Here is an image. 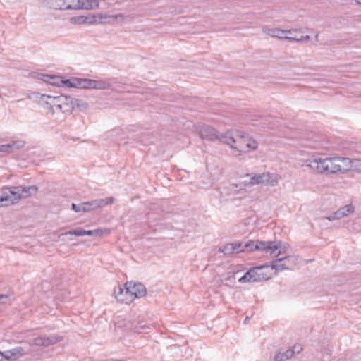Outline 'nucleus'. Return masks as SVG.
<instances>
[{
    "instance_id": "nucleus-30",
    "label": "nucleus",
    "mask_w": 361,
    "mask_h": 361,
    "mask_svg": "<svg viewBox=\"0 0 361 361\" xmlns=\"http://www.w3.org/2000/svg\"><path fill=\"white\" fill-rule=\"evenodd\" d=\"M233 246V243L226 244L223 247V248L220 249V251L226 255L235 253V248Z\"/></svg>"
},
{
    "instance_id": "nucleus-31",
    "label": "nucleus",
    "mask_w": 361,
    "mask_h": 361,
    "mask_svg": "<svg viewBox=\"0 0 361 361\" xmlns=\"http://www.w3.org/2000/svg\"><path fill=\"white\" fill-rule=\"evenodd\" d=\"M12 357H20L25 355V350L22 347H17L11 350Z\"/></svg>"
},
{
    "instance_id": "nucleus-11",
    "label": "nucleus",
    "mask_w": 361,
    "mask_h": 361,
    "mask_svg": "<svg viewBox=\"0 0 361 361\" xmlns=\"http://www.w3.org/2000/svg\"><path fill=\"white\" fill-rule=\"evenodd\" d=\"M114 197H106L104 199H97L90 202H82V207L85 210L84 212H90L92 210L103 207L106 205L111 204L114 202Z\"/></svg>"
},
{
    "instance_id": "nucleus-5",
    "label": "nucleus",
    "mask_w": 361,
    "mask_h": 361,
    "mask_svg": "<svg viewBox=\"0 0 361 361\" xmlns=\"http://www.w3.org/2000/svg\"><path fill=\"white\" fill-rule=\"evenodd\" d=\"M280 177L275 173L265 172L260 174H247L243 177L239 185L252 186L262 184L266 186L274 187L278 184Z\"/></svg>"
},
{
    "instance_id": "nucleus-16",
    "label": "nucleus",
    "mask_w": 361,
    "mask_h": 361,
    "mask_svg": "<svg viewBox=\"0 0 361 361\" xmlns=\"http://www.w3.org/2000/svg\"><path fill=\"white\" fill-rule=\"evenodd\" d=\"M355 211V208L352 204H348L343 207L338 209L334 214H331L327 217L328 220L334 221L336 219H339L343 217L348 216L350 214L353 213Z\"/></svg>"
},
{
    "instance_id": "nucleus-8",
    "label": "nucleus",
    "mask_w": 361,
    "mask_h": 361,
    "mask_svg": "<svg viewBox=\"0 0 361 361\" xmlns=\"http://www.w3.org/2000/svg\"><path fill=\"white\" fill-rule=\"evenodd\" d=\"M67 10H94L99 8L98 0H66Z\"/></svg>"
},
{
    "instance_id": "nucleus-15",
    "label": "nucleus",
    "mask_w": 361,
    "mask_h": 361,
    "mask_svg": "<svg viewBox=\"0 0 361 361\" xmlns=\"http://www.w3.org/2000/svg\"><path fill=\"white\" fill-rule=\"evenodd\" d=\"M262 32L272 37H276L280 39H285L286 34L292 35L297 32L295 30H285L279 28H269L264 27L262 28Z\"/></svg>"
},
{
    "instance_id": "nucleus-41",
    "label": "nucleus",
    "mask_w": 361,
    "mask_h": 361,
    "mask_svg": "<svg viewBox=\"0 0 361 361\" xmlns=\"http://www.w3.org/2000/svg\"><path fill=\"white\" fill-rule=\"evenodd\" d=\"M0 361H3V357L1 355V352L0 351Z\"/></svg>"
},
{
    "instance_id": "nucleus-6",
    "label": "nucleus",
    "mask_w": 361,
    "mask_h": 361,
    "mask_svg": "<svg viewBox=\"0 0 361 361\" xmlns=\"http://www.w3.org/2000/svg\"><path fill=\"white\" fill-rule=\"evenodd\" d=\"M255 248L264 252L271 258H275L281 255L285 254L289 248V245L281 241L257 240Z\"/></svg>"
},
{
    "instance_id": "nucleus-12",
    "label": "nucleus",
    "mask_w": 361,
    "mask_h": 361,
    "mask_svg": "<svg viewBox=\"0 0 361 361\" xmlns=\"http://www.w3.org/2000/svg\"><path fill=\"white\" fill-rule=\"evenodd\" d=\"M62 340V337L51 336L49 337H37L35 338L30 345L32 346L48 347L49 345L57 343Z\"/></svg>"
},
{
    "instance_id": "nucleus-36",
    "label": "nucleus",
    "mask_w": 361,
    "mask_h": 361,
    "mask_svg": "<svg viewBox=\"0 0 361 361\" xmlns=\"http://www.w3.org/2000/svg\"><path fill=\"white\" fill-rule=\"evenodd\" d=\"M1 355L3 357V360H10L11 358H12V354L11 353V350H6L4 352H1Z\"/></svg>"
},
{
    "instance_id": "nucleus-25",
    "label": "nucleus",
    "mask_w": 361,
    "mask_h": 361,
    "mask_svg": "<svg viewBox=\"0 0 361 361\" xmlns=\"http://www.w3.org/2000/svg\"><path fill=\"white\" fill-rule=\"evenodd\" d=\"M118 16H107L106 15H103L102 13H97L92 15L91 17H90V20L88 21V23L92 24L94 23H101L102 20L104 18H117Z\"/></svg>"
},
{
    "instance_id": "nucleus-40",
    "label": "nucleus",
    "mask_w": 361,
    "mask_h": 361,
    "mask_svg": "<svg viewBox=\"0 0 361 361\" xmlns=\"http://www.w3.org/2000/svg\"><path fill=\"white\" fill-rule=\"evenodd\" d=\"M7 298H8V295H7L0 294V303L3 302L1 301L3 299H7Z\"/></svg>"
},
{
    "instance_id": "nucleus-14",
    "label": "nucleus",
    "mask_w": 361,
    "mask_h": 361,
    "mask_svg": "<svg viewBox=\"0 0 361 361\" xmlns=\"http://www.w3.org/2000/svg\"><path fill=\"white\" fill-rule=\"evenodd\" d=\"M269 267H271L270 265L267 264L252 268L255 281L259 282L269 279L270 275L266 271Z\"/></svg>"
},
{
    "instance_id": "nucleus-7",
    "label": "nucleus",
    "mask_w": 361,
    "mask_h": 361,
    "mask_svg": "<svg viewBox=\"0 0 361 361\" xmlns=\"http://www.w3.org/2000/svg\"><path fill=\"white\" fill-rule=\"evenodd\" d=\"M199 135L202 139H205L209 141L219 140L223 142V137L225 136L224 133H219L215 128L207 125H200L197 128Z\"/></svg>"
},
{
    "instance_id": "nucleus-34",
    "label": "nucleus",
    "mask_w": 361,
    "mask_h": 361,
    "mask_svg": "<svg viewBox=\"0 0 361 361\" xmlns=\"http://www.w3.org/2000/svg\"><path fill=\"white\" fill-rule=\"evenodd\" d=\"M71 208L75 212H84V210H85V209H84V207H82V202L80 203V204H78L73 203L72 205H71Z\"/></svg>"
},
{
    "instance_id": "nucleus-17",
    "label": "nucleus",
    "mask_w": 361,
    "mask_h": 361,
    "mask_svg": "<svg viewBox=\"0 0 361 361\" xmlns=\"http://www.w3.org/2000/svg\"><path fill=\"white\" fill-rule=\"evenodd\" d=\"M345 173L348 171H356L361 173V159H350L345 157Z\"/></svg>"
},
{
    "instance_id": "nucleus-23",
    "label": "nucleus",
    "mask_w": 361,
    "mask_h": 361,
    "mask_svg": "<svg viewBox=\"0 0 361 361\" xmlns=\"http://www.w3.org/2000/svg\"><path fill=\"white\" fill-rule=\"evenodd\" d=\"M33 77L35 78H37L39 80H41L42 81H44L46 82H52V80H59V77L55 76V75H51L47 74H43V73H34Z\"/></svg>"
},
{
    "instance_id": "nucleus-44",
    "label": "nucleus",
    "mask_w": 361,
    "mask_h": 361,
    "mask_svg": "<svg viewBox=\"0 0 361 361\" xmlns=\"http://www.w3.org/2000/svg\"><path fill=\"white\" fill-rule=\"evenodd\" d=\"M318 37H319V33H317L316 36H315V38L317 40H318Z\"/></svg>"
},
{
    "instance_id": "nucleus-2",
    "label": "nucleus",
    "mask_w": 361,
    "mask_h": 361,
    "mask_svg": "<svg viewBox=\"0 0 361 361\" xmlns=\"http://www.w3.org/2000/svg\"><path fill=\"white\" fill-rule=\"evenodd\" d=\"M38 188L35 185L4 188L0 195V207L13 204L21 199H25L36 194Z\"/></svg>"
},
{
    "instance_id": "nucleus-4",
    "label": "nucleus",
    "mask_w": 361,
    "mask_h": 361,
    "mask_svg": "<svg viewBox=\"0 0 361 361\" xmlns=\"http://www.w3.org/2000/svg\"><path fill=\"white\" fill-rule=\"evenodd\" d=\"M40 101L49 105L53 112L56 110L63 113H71L73 110V97L61 94L56 97H51L42 94Z\"/></svg>"
},
{
    "instance_id": "nucleus-32",
    "label": "nucleus",
    "mask_w": 361,
    "mask_h": 361,
    "mask_svg": "<svg viewBox=\"0 0 361 361\" xmlns=\"http://www.w3.org/2000/svg\"><path fill=\"white\" fill-rule=\"evenodd\" d=\"M84 229L81 228H77L75 229H72L68 231V232H66L64 233H62L61 235H74L76 236H83Z\"/></svg>"
},
{
    "instance_id": "nucleus-9",
    "label": "nucleus",
    "mask_w": 361,
    "mask_h": 361,
    "mask_svg": "<svg viewBox=\"0 0 361 361\" xmlns=\"http://www.w3.org/2000/svg\"><path fill=\"white\" fill-rule=\"evenodd\" d=\"M297 264V258L293 256H287L273 261L270 267L276 271L292 269Z\"/></svg>"
},
{
    "instance_id": "nucleus-27",
    "label": "nucleus",
    "mask_w": 361,
    "mask_h": 361,
    "mask_svg": "<svg viewBox=\"0 0 361 361\" xmlns=\"http://www.w3.org/2000/svg\"><path fill=\"white\" fill-rule=\"evenodd\" d=\"M89 20H90V17L80 16L71 17L70 18V22L72 24L81 25V24L88 23Z\"/></svg>"
},
{
    "instance_id": "nucleus-39",
    "label": "nucleus",
    "mask_w": 361,
    "mask_h": 361,
    "mask_svg": "<svg viewBox=\"0 0 361 361\" xmlns=\"http://www.w3.org/2000/svg\"><path fill=\"white\" fill-rule=\"evenodd\" d=\"M60 80H62L59 78V80H51L52 82H49V83L53 85H59V84L61 83Z\"/></svg>"
},
{
    "instance_id": "nucleus-19",
    "label": "nucleus",
    "mask_w": 361,
    "mask_h": 361,
    "mask_svg": "<svg viewBox=\"0 0 361 361\" xmlns=\"http://www.w3.org/2000/svg\"><path fill=\"white\" fill-rule=\"evenodd\" d=\"M256 242L250 241V243H233L235 253L240 252H250L255 250V245Z\"/></svg>"
},
{
    "instance_id": "nucleus-13",
    "label": "nucleus",
    "mask_w": 361,
    "mask_h": 361,
    "mask_svg": "<svg viewBox=\"0 0 361 361\" xmlns=\"http://www.w3.org/2000/svg\"><path fill=\"white\" fill-rule=\"evenodd\" d=\"M126 286L129 287L133 300L145 296L146 294V288L144 285L140 283H134L133 281L126 282Z\"/></svg>"
},
{
    "instance_id": "nucleus-43",
    "label": "nucleus",
    "mask_w": 361,
    "mask_h": 361,
    "mask_svg": "<svg viewBox=\"0 0 361 361\" xmlns=\"http://www.w3.org/2000/svg\"><path fill=\"white\" fill-rule=\"evenodd\" d=\"M249 320V317H246L245 319V323H246L247 321Z\"/></svg>"
},
{
    "instance_id": "nucleus-24",
    "label": "nucleus",
    "mask_w": 361,
    "mask_h": 361,
    "mask_svg": "<svg viewBox=\"0 0 361 361\" xmlns=\"http://www.w3.org/2000/svg\"><path fill=\"white\" fill-rule=\"evenodd\" d=\"M93 89L108 90L111 87V85L106 80H93Z\"/></svg>"
},
{
    "instance_id": "nucleus-35",
    "label": "nucleus",
    "mask_w": 361,
    "mask_h": 361,
    "mask_svg": "<svg viewBox=\"0 0 361 361\" xmlns=\"http://www.w3.org/2000/svg\"><path fill=\"white\" fill-rule=\"evenodd\" d=\"M61 83L66 85L67 87H75V85H73V83L75 82V78H73L72 80H60Z\"/></svg>"
},
{
    "instance_id": "nucleus-3",
    "label": "nucleus",
    "mask_w": 361,
    "mask_h": 361,
    "mask_svg": "<svg viewBox=\"0 0 361 361\" xmlns=\"http://www.w3.org/2000/svg\"><path fill=\"white\" fill-rule=\"evenodd\" d=\"M223 143L239 152H247L250 149L254 150L257 148V142L255 140L248 135L234 133L231 130L225 133V136L223 137Z\"/></svg>"
},
{
    "instance_id": "nucleus-42",
    "label": "nucleus",
    "mask_w": 361,
    "mask_h": 361,
    "mask_svg": "<svg viewBox=\"0 0 361 361\" xmlns=\"http://www.w3.org/2000/svg\"><path fill=\"white\" fill-rule=\"evenodd\" d=\"M355 1H356L358 4H361V0H355Z\"/></svg>"
},
{
    "instance_id": "nucleus-29",
    "label": "nucleus",
    "mask_w": 361,
    "mask_h": 361,
    "mask_svg": "<svg viewBox=\"0 0 361 361\" xmlns=\"http://www.w3.org/2000/svg\"><path fill=\"white\" fill-rule=\"evenodd\" d=\"M73 109L77 108L79 110H85L87 108V104L82 100L73 98Z\"/></svg>"
},
{
    "instance_id": "nucleus-21",
    "label": "nucleus",
    "mask_w": 361,
    "mask_h": 361,
    "mask_svg": "<svg viewBox=\"0 0 361 361\" xmlns=\"http://www.w3.org/2000/svg\"><path fill=\"white\" fill-rule=\"evenodd\" d=\"M297 32L293 33L292 35L286 34L285 39L288 40L289 42H307L310 39L309 35H302L300 32L295 30Z\"/></svg>"
},
{
    "instance_id": "nucleus-38",
    "label": "nucleus",
    "mask_w": 361,
    "mask_h": 361,
    "mask_svg": "<svg viewBox=\"0 0 361 361\" xmlns=\"http://www.w3.org/2000/svg\"><path fill=\"white\" fill-rule=\"evenodd\" d=\"M83 235L94 236V230H85L84 229Z\"/></svg>"
},
{
    "instance_id": "nucleus-20",
    "label": "nucleus",
    "mask_w": 361,
    "mask_h": 361,
    "mask_svg": "<svg viewBox=\"0 0 361 361\" xmlns=\"http://www.w3.org/2000/svg\"><path fill=\"white\" fill-rule=\"evenodd\" d=\"M93 80L75 78L73 85H75V88L93 89Z\"/></svg>"
},
{
    "instance_id": "nucleus-26",
    "label": "nucleus",
    "mask_w": 361,
    "mask_h": 361,
    "mask_svg": "<svg viewBox=\"0 0 361 361\" xmlns=\"http://www.w3.org/2000/svg\"><path fill=\"white\" fill-rule=\"evenodd\" d=\"M253 271L250 269L248 270L243 276H241L238 281L240 283H254L255 282L254 280V276L252 274Z\"/></svg>"
},
{
    "instance_id": "nucleus-28",
    "label": "nucleus",
    "mask_w": 361,
    "mask_h": 361,
    "mask_svg": "<svg viewBox=\"0 0 361 361\" xmlns=\"http://www.w3.org/2000/svg\"><path fill=\"white\" fill-rule=\"evenodd\" d=\"M51 6L54 9L67 10L66 0H53Z\"/></svg>"
},
{
    "instance_id": "nucleus-18",
    "label": "nucleus",
    "mask_w": 361,
    "mask_h": 361,
    "mask_svg": "<svg viewBox=\"0 0 361 361\" xmlns=\"http://www.w3.org/2000/svg\"><path fill=\"white\" fill-rule=\"evenodd\" d=\"M25 146L23 141H13L11 143L0 145V153H10L13 149H19Z\"/></svg>"
},
{
    "instance_id": "nucleus-22",
    "label": "nucleus",
    "mask_w": 361,
    "mask_h": 361,
    "mask_svg": "<svg viewBox=\"0 0 361 361\" xmlns=\"http://www.w3.org/2000/svg\"><path fill=\"white\" fill-rule=\"evenodd\" d=\"M294 355V351L288 349L284 352L279 351L274 356V361H285Z\"/></svg>"
},
{
    "instance_id": "nucleus-1",
    "label": "nucleus",
    "mask_w": 361,
    "mask_h": 361,
    "mask_svg": "<svg viewBox=\"0 0 361 361\" xmlns=\"http://www.w3.org/2000/svg\"><path fill=\"white\" fill-rule=\"evenodd\" d=\"M345 157L314 158L305 161V166L320 174L345 173Z\"/></svg>"
},
{
    "instance_id": "nucleus-37",
    "label": "nucleus",
    "mask_w": 361,
    "mask_h": 361,
    "mask_svg": "<svg viewBox=\"0 0 361 361\" xmlns=\"http://www.w3.org/2000/svg\"><path fill=\"white\" fill-rule=\"evenodd\" d=\"M290 350L294 351V354H298L302 350V347L301 346V345H295L293 349H290Z\"/></svg>"
},
{
    "instance_id": "nucleus-33",
    "label": "nucleus",
    "mask_w": 361,
    "mask_h": 361,
    "mask_svg": "<svg viewBox=\"0 0 361 361\" xmlns=\"http://www.w3.org/2000/svg\"><path fill=\"white\" fill-rule=\"evenodd\" d=\"M110 232H111L110 229H109V228L95 229V230H94V236L99 237V236L106 235H109L110 233Z\"/></svg>"
},
{
    "instance_id": "nucleus-10",
    "label": "nucleus",
    "mask_w": 361,
    "mask_h": 361,
    "mask_svg": "<svg viewBox=\"0 0 361 361\" xmlns=\"http://www.w3.org/2000/svg\"><path fill=\"white\" fill-rule=\"evenodd\" d=\"M114 294L117 301L120 302L129 304L134 300L133 297L130 293L129 287L126 286V284L124 285V287L118 286V287L115 288Z\"/></svg>"
}]
</instances>
